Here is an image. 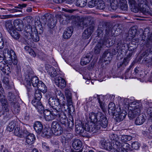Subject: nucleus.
<instances>
[{
  "instance_id": "1",
  "label": "nucleus",
  "mask_w": 152,
  "mask_h": 152,
  "mask_svg": "<svg viewBox=\"0 0 152 152\" xmlns=\"http://www.w3.org/2000/svg\"><path fill=\"white\" fill-rule=\"evenodd\" d=\"M129 3L133 9L134 12H136L140 10L145 15H152V11L147 5V1L139 0L137 3L135 0H128Z\"/></svg>"
},
{
  "instance_id": "2",
  "label": "nucleus",
  "mask_w": 152,
  "mask_h": 152,
  "mask_svg": "<svg viewBox=\"0 0 152 152\" xmlns=\"http://www.w3.org/2000/svg\"><path fill=\"white\" fill-rule=\"evenodd\" d=\"M99 119L96 124H86V130L90 132L96 133L99 130H102L103 128H106L107 125L108 121L107 118L102 113Z\"/></svg>"
},
{
  "instance_id": "3",
  "label": "nucleus",
  "mask_w": 152,
  "mask_h": 152,
  "mask_svg": "<svg viewBox=\"0 0 152 152\" xmlns=\"http://www.w3.org/2000/svg\"><path fill=\"white\" fill-rule=\"evenodd\" d=\"M111 137L112 142L103 140L101 141V145L103 148L106 150L111 151V152H116L118 148L117 144H118L116 142L117 139H118V136L116 134H113Z\"/></svg>"
},
{
  "instance_id": "4",
  "label": "nucleus",
  "mask_w": 152,
  "mask_h": 152,
  "mask_svg": "<svg viewBox=\"0 0 152 152\" xmlns=\"http://www.w3.org/2000/svg\"><path fill=\"white\" fill-rule=\"evenodd\" d=\"M3 55L5 60L9 65H11L12 63L15 65L17 64L16 55L13 50H9L7 48L4 49L3 51Z\"/></svg>"
},
{
  "instance_id": "5",
  "label": "nucleus",
  "mask_w": 152,
  "mask_h": 152,
  "mask_svg": "<svg viewBox=\"0 0 152 152\" xmlns=\"http://www.w3.org/2000/svg\"><path fill=\"white\" fill-rule=\"evenodd\" d=\"M130 105V108L128 113V116L130 119L135 118L137 115H139L142 109L141 105L138 104L135 102H133Z\"/></svg>"
},
{
  "instance_id": "6",
  "label": "nucleus",
  "mask_w": 152,
  "mask_h": 152,
  "mask_svg": "<svg viewBox=\"0 0 152 152\" xmlns=\"http://www.w3.org/2000/svg\"><path fill=\"white\" fill-rule=\"evenodd\" d=\"M104 28L105 29L104 38V40H101L100 41H103V44L104 45L103 47L105 45L107 47L109 48L112 45L114 44L111 41V39H109L108 38L109 36V35L112 31V26L110 25L107 24Z\"/></svg>"
},
{
  "instance_id": "7",
  "label": "nucleus",
  "mask_w": 152,
  "mask_h": 152,
  "mask_svg": "<svg viewBox=\"0 0 152 152\" xmlns=\"http://www.w3.org/2000/svg\"><path fill=\"white\" fill-rule=\"evenodd\" d=\"M67 105L65 103H63L60 105V112H63L65 113L66 114H68L71 112H74L75 110L74 107L72 104V102L70 104L69 101H67Z\"/></svg>"
},
{
  "instance_id": "8",
  "label": "nucleus",
  "mask_w": 152,
  "mask_h": 152,
  "mask_svg": "<svg viewBox=\"0 0 152 152\" xmlns=\"http://www.w3.org/2000/svg\"><path fill=\"white\" fill-rule=\"evenodd\" d=\"M60 98L51 97L48 99V103L50 106L53 108V110H55L58 112L60 111V103L59 99Z\"/></svg>"
},
{
  "instance_id": "9",
  "label": "nucleus",
  "mask_w": 152,
  "mask_h": 152,
  "mask_svg": "<svg viewBox=\"0 0 152 152\" xmlns=\"http://www.w3.org/2000/svg\"><path fill=\"white\" fill-rule=\"evenodd\" d=\"M43 114L45 120L46 121H49L56 118V116L58 115V112L55 110L51 111L49 110L46 109Z\"/></svg>"
},
{
  "instance_id": "10",
  "label": "nucleus",
  "mask_w": 152,
  "mask_h": 152,
  "mask_svg": "<svg viewBox=\"0 0 152 152\" xmlns=\"http://www.w3.org/2000/svg\"><path fill=\"white\" fill-rule=\"evenodd\" d=\"M52 133L56 136L61 135L63 129L61 126L56 121H53L51 125Z\"/></svg>"
},
{
  "instance_id": "11",
  "label": "nucleus",
  "mask_w": 152,
  "mask_h": 152,
  "mask_svg": "<svg viewBox=\"0 0 152 152\" xmlns=\"http://www.w3.org/2000/svg\"><path fill=\"white\" fill-rule=\"evenodd\" d=\"M116 113L113 116H115L116 120L118 121H123L127 115V112L124 109L121 110L120 106H118L116 108Z\"/></svg>"
},
{
  "instance_id": "12",
  "label": "nucleus",
  "mask_w": 152,
  "mask_h": 152,
  "mask_svg": "<svg viewBox=\"0 0 152 152\" xmlns=\"http://www.w3.org/2000/svg\"><path fill=\"white\" fill-rule=\"evenodd\" d=\"M92 21V18L90 16H86L82 17L80 19L79 21L77 23L78 26L82 28L86 27L91 23Z\"/></svg>"
},
{
  "instance_id": "13",
  "label": "nucleus",
  "mask_w": 152,
  "mask_h": 152,
  "mask_svg": "<svg viewBox=\"0 0 152 152\" xmlns=\"http://www.w3.org/2000/svg\"><path fill=\"white\" fill-rule=\"evenodd\" d=\"M102 113L99 112L96 113H89V118L91 122L86 124H90L93 123L95 124V123H97L98 120H99L100 117L101 116Z\"/></svg>"
},
{
  "instance_id": "14",
  "label": "nucleus",
  "mask_w": 152,
  "mask_h": 152,
  "mask_svg": "<svg viewBox=\"0 0 152 152\" xmlns=\"http://www.w3.org/2000/svg\"><path fill=\"white\" fill-rule=\"evenodd\" d=\"M116 142H118L117 149V151L116 152H128L126 151L127 148L129 147V145L127 143L124 142L121 143L119 141V138L118 137V139H117Z\"/></svg>"
},
{
  "instance_id": "15",
  "label": "nucleus",
  "mask_w": 152,
  "mask_h": 152,
  "mask_svg": "<svg viewBox=\"0 0 152 152\" xmlns=\"http://www.w3.org/2000/svg\"><path fill=\"white\" fill-rule=\"evenodd\" d=\"M31 103L36 108L39 113L40 114L44 113L45 111L44 107L39 101L32 100Z\"/></svg>"
},
{
  "instance_id": "16",
  "label": "nucleus",
  "mask_w": 152,
  "mask_h": 152,
  "mask_svg": "<svg viewBox=\"0 0 152 152\" xmlns=\"http://www.w3.org/2000/svg\"><path fill=\"white\" fill-rule=\"evenodd\" d=\"M55 84L61 88H63L66 86V82L61 77H58L55 78L54 80Z\"/></svg>"
},
{
  "instance_id": "17",
  "label": "nucleus",
  "mask_w": 152,
  "mask_h": 152,
  "mask_svg": "<svg viewBox=\"0 0 152 152\" xmlns=\"http://www.w3.org/2000/svg\"><path fill=\"white\" fill-rule=\"evenodd\" d=\"M132 54L129 53L127 55V57H125L123 59L122 61L119 62L117 64L118 67H120L121 66L124 67L128 64L129 61L130 60V57L132 56Z\"/></svg>"
},
{
  "instance_id": "18",
  "label": "nucleus",
  "mask_w": 152,
  "mask_h": 152,
  "mask_svg": "<svg viewBox=\"0 0 152 152\" xmlns=\"http://www.w3.org/2000/svg\"><path fill=\"white\" fill-rule=\"evenodd\" d=\"M92 55L90 53H88L85 57L82 58L81 60L80 64L82 66L87 64L92 59Z\"/></svg>"
},
{
  "instance_id": "19",
  "label": "nucleus",
  "mask_w": 152,
  "mask_h": 152,
  "mask_svg": "<svg viewBox=\"0 0 152 152\" xmlns=\"http://www.w3.org/2000/svg\"><path fill=\"white\" fill-rule=\"evenodd\" d=\"M58 115L56 118H59V121L62 124H65L66 121V114L64 112L58 111Z\"/></svg>"
},
{
  "instance_id": "20",
  "label": "nucleus",
  "mask_w": 152,
  "mask_h": 152,
  "mask_svg": "<svg viewBox=\"0 0 152 152\" xmlns=\"http://www.w3.org/2000/svg\"><path fill=\"white\" fill-rule=\"evenodd\" d=\"M14 26L15 28L19 31H22L24 28V24L21 20H15L14 21Z\"/></svg>"
},
{
  "instance_id": "21",
  "label": "nucleus",
  "mask_w": 152,
  "mask_h": 152,
  "mask_svg": "<svg viewBox=\"0 0 152 152\" xmlns=\"http://www.w3.org/2000/svg\"><path fill=\"white\" fill-rule=\"evenodd\" d=\"M34 128L36 132L38 134L41 133L43 129V126L42 123L39 121H36L33 125Z\"/></svg>"
},
{
  "instance_id": "22",
  "label": "nucleus",
  "mask_w": 152,
  "mask_h": 152,
  "mask_svg": "<svg viewBox=\"0 0 152 152\" xmlns=\"http://www.w3.org/2000/svg\"><path fill=\"white\" fill-rule=\"evenodd\" d=\"M93 32V28L90 27L86 29L83 32L82 37L85 39H88L91 36Z\"/></svg>"
},
{
  "instance_id": "23",
  "label": "nucleus",
  "mask_w": 152,
  "mask_h": 152,
  "mask_svg": "<svg viewBox=\"0 0 152 152\" xmlns=\"http://www.w3.org/2000/svg\"><path fill=\"white\" fill-rule=\"evenodd\" d=\"M82 142L79 139H75L73 141L72 144L73 148L76 150L80 149L82 146Z\"/></svg>"
},
{
  "instance_id": "24",
  "label": "nucleus",
  "mask_w": 152,
  "mask_h": 152,
  "mask_svg": "<svg viewBox=\"0 0 152 152\" xmlns=\"http://www.w3.org/2000/svg\"><path fill=\"white\" fill-rule=\"evenodd\" d=\"M73 32V30L72 27L67 28L64 32L63 37L65 39H67L70 37Z\"/></svg>"
},
{
  "instance_id": "25",
  "label": "nucleus",
  "mask_w": 152,
  "mask_h": 152,
  "mask_svg": "<svg viewBox=\"0 0 152 152\" xmlns=\"http://www.w3.org/2000/svg\"><path fill=\"white\" fill-rule=\"evenodd\" d=\"M35 139L34 135L33 134L29 133L27 136L26 141L28 144H32Z\"/></svg>"
},
{
  "instance_id": "26",
  "label": "nucleus",
  "mask_w": 152,
  "mask_h": 152,
  "mask_svg": "<svg viewBox=\"0 0 152 152\" xmlns=\"http://www.w3.org/2000/svg\"><path fill=\"white\" fill-rule=\"evenodd\" d=\"M52 134V133L51 132L50 130L49 129L45 128L43 129L41 133H39V134L41 135L43 137H50Z\"/></svg>"
},
{
  "instance_id": "27",
  "label": "nucleus",
  "mask_w": 152,
  "mask_h": 152,
  "mask_svg": "<svg viewBox=\"0 0 152 152\" xmlns=\"http://www.w3.org/2000/svg\"><path fill=\"white\" fill-rule=\"evenodd\" d=\"M104 96L102 95H101L97 96V99L101 108L103 112H104V103L103 102L104 101Z\"/></svg>"
},
{
  "instance_id": "28",
  "label": "nucleus",
  "mask_w": 152,
  "mask_h": 152,
  "mask_svg": "<svg viewBox=\"0 0 152 152\" xmlns=\"http://www.w3.org/2000/svg\"><path fill=\"white\" fill-rule=\"evenodd\" d=\"M116 109L115 108V105L113 102H110L108 105V111L109 113L114 115L116 113Z\"/></svg>"
},
{
  "instance_id": "29",
  "label": "nucleus",
  "mask_w": 152,
  "mask_h": 152,
  "mask_svg": "<svg viewBox=\"0 0 152 152\" xmlns=\"http://www.w3.org/2000/svg\"><path fill=\"white\" fill-rule=\"evenodd\" d=\"M103 41H100L96 44L94 48V52L95 54H99L100 53L101 48L103 47V46L104 45V44H103Z\"/></svg>"
},
{
  "instance_id": "30",
  "label": "nucleus",
  "mask_w": 152,
  "mask_h": 152,
  "mask_svg": "<svg viewBox=\"0 0 152 152\" xmlns=\"http://www.w3.org/2000/svg\"><path fill=\"white\" fill-rule=\"evenodd\" d=\"M8 63H6L4 64L3 66H0V69L4 74H6L7 75L10 73V68L9 66L7 64Z\"/></svg>"
},
{
  "instance_id": "31",
  "label": "nucleus",
  "mask_w": 152,
  "mask_h": 152,
  "mask_svg": "<svg viewBox=\"0 0 152 152\" xmlns=\"http://www.w3.org/2000/svg\"><path fill=\"white\" fill-rule=\"evenodd\" d=\"M121 103H120L119 106H121V105H123L125 107H126L129 106V108H130V105H131L130 104H132V102H130V100L128 99H124L122 98L121 99Z\"/></svg>"
},
{
  "instance_id": "32",
  "label": "nucleus",
  "mask_w": 152,
  "mask_h": 152,
  "mask_svg": "<svg viewBox=\"0 0 152 152\" xmlns=\"http://www.w3.org/2000/svg\"><path fill=\"white\" fill-rule=\"evenodd\" d=\"M37 88L38 89V90L41 91L43 93H45L47 91V87L41 81H40V82L39 83V85Z\"/></svg>"
},
{
  "instance_id": "33",
  "label": "nucleus",
  "mask_w": 152,
  "mask_h": 152,
  "mask_svg": "<svg viewBox=\"0 0 152 152\" xmlns=\"http://www.w3.org/2000/svg\"><path fill=\"white\" fill-rule=\"evenodd\" d=\"M48 69V73L51 77H54L57 76V73L54 67L50 66Z\"/></svg>"
},
{
  "instance_id": "34",
  "label": "nucleus",
  "mask_w": 152,
  "mask_h": 152,
  "mask_svg": "<svg viewBox=\"0 0 152 152\" xmlns=\"http://www.w3.org/2000/svg\"><path fill=\"white\" fill-rule=\"evenodd\" d=\"M30 81L31 82V84H32L34 87H37L40 81L39 80V79L37 76H35L32 77L31 79L30 78Z\"/></svg>"
},
{
  "instance_id": "35",
  "label": "nucleus",
  "mask_w": 152,
  "mask_h": 152,
  "mask_svg": "<svg viewBox=\"0 0 152 152\" xmlns=\"http://www.w3.org/2000/svg\"><path fill=\"white\" fill-rule=\"evenodd\" d=\"M139 115L135 121V124L137 125H140L142 124L145 121V119L142 115Z\"/></svg>"
},
{
  "instance_id": "36",
  "label": "nucleus",
  "mask_w": 152,
  "mask_h": 152,
  "mask_svg": "<svg viewBox=\"0 0 152 152\" xmlns=\"http://www.w3.org/2000/svg\"><path fill=\"white\" fill-rule=\"evenodd\" d=\"M2 109L3 111V115L5 117L8 118L9 115V106L8 104L2 106Z\"/></svg>"
},
{
  "instance_id": "37",
  "label": "nucleus",
  "mask_w": 152,
  "mask_h": 152,
  "mask_svg": "<svg viewBox=\"0 0 152 152\" xmlns=\"http://www.w3.org/2000/svg\"><path fill=\"white\" fill-rule=\"evenodd\" d=\"M86 124L85 125V127L83 126L81 124H79V125L76 124L75 125V131L76 132L78 133H82L83 132L84 130L87 131L86 129Z\"/></svg>"
},
{
  "instance_id": "38",
  "label": "nucleus",
  "mask_w": 152,
  "mask_h": 152,
  "mask_svg": "<svg viewBox=\"0 0 152 152\" xmlns=\"http://www.w3.org/2000/svg\"><path fill=\"white\" fill-rule=\"evenodd\" d=\"M26 132H27L26 131L23 132L22 130L20 129V128L18 126L15 127L14 131V134L19 137H21L23 134L26 133Z\"/></svg>"
},
{
  "instance_id": "39",
  "label": "nucleus",
  "mask_w": 152,
  "mask_h": 152,
  "mask_svg": "<svg viewBox=\"0 0 152 152\" xmlns=\"http://www.w3.org/2000/svg\"><path fill=\"white\" fill-rule=\"evenodd\" d=\"M5 27L9 32L14 30V27L10 20H9L6 21Z\"/></svg>"
},
{
  "instance_id": "40",
  "label": "nucleus",
  "mask_w": 152,
  "mask_h": 152,
  "mask_svg": "<svg viewBox=\"0 0 152 152\" xmlns=\"http://www.w3.org/2000/svg\"><path fill=\"white\" fill-rule=\"evenodd\" d=\"M65 94L66 99L67 101H69L70 104L72 102V96L70 91L68 89H66L65 90Z\"/></svg>"
},
{
  "instance_id": "41",
  "label": "nucleus",
  "mask_w": 152,
  "mask_h": 152,
  "mask_svg": "<svg viewBox=\"0 0 152 152\" xmlns=\"http://www.w3.org/2000/svg\"><path fill=\"white\" fill-rule=\"evenodd\" d=\"M10 76H8L7 77L5 76L4 77L2 82L4 86L7 89H9L10 88V85L9 83Z\"/></svg>"
},
{
  "instance_id": "42",
  "label": "nucleus",
  "mask_w": 152,
  "mask_h": 152,
  "mask_svg": "<svg viewBox=\"0 0 152 152\" xmlns=\"http://www.w3.org/2000/svg\"><path fill=\"white\" fill-rule=\"evenodd\" d=\"M120 8L123 11H126L128 9V5L126 1H119Z\"/></svg>"
},
{
  "instance_id": "43",
  "label": "nucleus",
  "mask_w": 152,
  "mask_h": 152,
  "mask_svg": "<svg viewBox=\"0 0 152 152\" xmlns=\"http://www.w3.org/2000/svg\"><path fill=\"white\" fill-rule=\"evenodd\" d=\"M40 91L37 90L35 91L34 95V99L33 100L39 101L42 97V95Z\"/></svg>"
},
{
  "instance_id": "44",
  "label": "nucleus",
  "mask_w": 152,
  "mask_h": 152,
  "mask_svg": "<svg viewBox=\"0 0 152 152\" xmlns=\"http://www.w3.org/2000/svg\"><path fill=\"white\" fill-rule=\"evenodd\" d=\"M87 2V0H77L75 4L77 6L83 7L86 6Z\"/></svg>"
},
{
  "instance_id": "45",
  "label": "nucleus",
  "mask_w": 152,
  "mask_h": 152,
  "mask_svg": "<svg viewBox=\"0 0 152 152\" xmlns=\"http://www.w3.org/2000/svg\"><path fill=\"white\" fill-rule=\"evenodd\" d=\"M25 83L27 88V90L28 92H31L32 89L31 88V82L30 81V78H26L25 79Z\"/></svg>"
},
{
  "instance_id": "46",
  "label": "nucleus",
  "mask_w": 152,
  "mask_h": 152,
  "mask_svg": "<svg viewBox=\"0 0 152 152\" xmlns=\"http://www.w3.org/2000/svg\"><path fill=\"white\" fill-rule=\"evenodd\" d=\"M16 126L15 122L12 121L11 122L7 128V130L10 132H12Z\"/></svg>"
},
{
  "instance_id": "47",
  "label": "nucleus",
  "mask_w": 152,
  "mask_h": 152,
  "mask_svg": "<svg viewBox=\"0 0 152 152\" xmlns=\"http://www.w3.org/2000/svg\"><path fill=\"white\" fill-rule=\"evenodd\" d=\"M9 33L14 39L17 40L19 39L20 35L16 30H13Z\"/></svg>"
},
{
  "instance_id": "48",
  "label": "nucleus",
  "mask_w": 152,
  "mask_h": 152,
  "mask_svg": "<svg viewBox=\"0 0 152 152\" xmlns=\"http://www.w3.org/2000/svg\"><path fill=\"white\" fill-rule=\"evenodd\" d=\"M13 104L12 109L13 112L15 113H19L20 111V106L18 105V103H14L12 102V105Z\"/></svg>"
},
{
  "instance_id": "49",
  "label": "nucleus",
  "mask_w": 152,
  "mask_h": 152,
  "mask_svg": "<svg viewBox=\"0 0 152 152\" xmlns=\"http://www.w3.org/2000/svg\"><path fill=\"white\" fill-rule=\"evenodd\" d=\"M98 3L97 7V9L100 10L104 9L105 7L104 2L102 0H99Z\"/></svg>"
},
{
  "instance_id": "50",
  "label": "nucleus",
  "mask_w": 152,
  "mask_h": 152,
  "mask_svg": "<svg viewBox=\"0 0 152 152\" xmlns=\"http://www.w3.org/2000/svg\"><path fill=\"white\" fill-rule=\"evenodd\" d=\"M31 37L33 40L35 42H38L39 40V37L37 32L35 31L32 32Z\"/></svg>"
},
{
  "instance_id": "51",
  "label": "nucleus",
  "mask_w": 152,
  "mask_h": 152,
  "mask_svg": "<svg viewBox=\"0 0 152 152\" xmlns=\"http://www.w3.org/2000/svg\"><path fill=\"white\" fill-rule=\"evenodd\" d=\"M149 55V53L146 51H145L142 53L141 54V57L145 56L144 58L143 61L146 63H149L150 61V58L148 56Z\"/></svg>"
},
{
  "instance_id": "52",
  "label": "nucleus",
  "mask_w": 152,
  "mask_h": 152,
  "mask_svg": "<svg viewBox=\"0 0 152 152\" xmlns=\"http://www.w3.org/2000/svg\"><path fill=\"white\" fill-rule=\"evenodd\" d=\"M120 138L121 141L124 142L131 140L132 139V137L131 136L126 135L121 136Z\"/></svg>"
},
{
  "instance_id": "53",
  "label": "nucleus",
  "mask_w": 152,
  "mask_h": 152,
  "mask_svg": "<svg viewBox=\"0 0 152 152\" xmlns=\"http://www.w3.org/2000/svg\"><path fill=\"white\" fill-rule=\"evenodd\" d=\"M147 48H149L152 46V34L149 36L146 40L145 44Z\"/></svg>"
},
{
  "instance_id": "54",
  "label": "nucleus",
  "mask_w": 152,
  "mask_h": 152,
  "mask_svg": "<svg viewBox=\"0 0 152 152\" xmlns=\"http://www.w3.org/2000/svg\"><path fill=\"white\" fill-rule=\"evenodd\" d=\"M118 2L117 0H112L110 3V6L111 8L115 10L118 7Z\"/></svg>"
},
{
  "instance_id": "55",
  "label": "nucleus",
  "mask_w": 152,
  "mask_h": 152,
  "mask_svg": "<svg viewBox=\"0 0 152 152\" xmlns=\"http://www.w3.org/2000/svg\"><path fill=\"white\" fill-rule=\"evenodd\" d=\"M111 49H107L103 53V57L105 58H109L110 56H112L110 52Z\"/></svg>"
},
{
  "instance_id": "56",
  "label": "nucleus",
  "mask_w": 152,
  "mask_h": 152,
  "mask_svg": "<svg viewBox=\"0 0 152 152\" xmlns=\"http://www.w3.org/2000/svg\"><path fill=\"white\" fill-rule=\"evenodd\" d=\"M99 0H92L88 3V6L89 7L92 8L96 6L98 3Z\"/></svg>"
},
{
  "instance_id": "57",
  "label": "nucleus",
  "mask_w": 152,
  "mask_h": 152,
  "mask_svg": "<svg viewBox=\"0 0 152 152\" xmlns=\"http://www.w3.org/2000/svg\"><path fill=\"white\" fill-rule=\"evenodd\" d=\"M137 33V30L134 27H132L130 28L129 31V34L131 35V37H134Z\"/></svg>"
},
{
  "instance_id": "58",
  "label": "nucleus",
  "mask_w": 152,
  "mask_h": 152,
  "mask_svg": "<svg viewBox=\"0 0 152 152\" xmlns=\"http://www.w3.org/2000/svg\"><path fill=\"white\" fill-rule=\"evenodd\" d=\"M18 16V15H3L2 16L0 15V18L1 19H7L9 18H15Z\"/></svg>"
},
{
  "instance_id": "59",
  "label": "nucleus",
  "mask_w": 152,
  "mask_h": 152,
  "mask_svg": "<svg viewBox=\"0 0 152 152\" xmlns=\"http://www.w3.org/2000/svg\"><path fill=\"white\" fill-rule=\"evenodd\" d=\"M141 72L140 69L139 68H136L134 69V72L133 74L136 76L139 77L141 76Z\"/></svg>"
},
{
  "instance_id": "60",
  "label": "nucleus",
  "mask_w": 152,
  "mask_h": 152,
  "mask_svg": "<svg viewBox=\"0 0 152 152\" xmlns=\"http://www.w3.org/2000/svg\"><path fill=\"white\" fill-rule=\"evenodd\" d=\"M32 27L30 24H27L26 25L24 31H26L28 32H32Z\"/></svg>"
},
{
  "instance_id": "61",
  "label": "nucleus",
  "mask_w": 152,
  "mask_h": 152,
  "mask_svg": "<svg viewBox=\"0 0 152 152\" xmlns=\"http://www.w3.org/2000/svg\"><path fill=\"white\" fill-rule=\"evenodd\" d=\"M7 98L10 101L14 100L15 96L12 93H9L7 95Z\"/></svg>"
},
{
  "instance_id": "62",
  "label": "nucleus",
  "mask_w": 152,
  "mask_h": 152,
  "mask_svg": "<svg viewBox=\"0 0 152 152\" xmlns=\"http://www.w3.org/2000/svg\"><path fill=\"white\" fill-rule=\"evenodd\" d=\"M132 147L134 149H138L140 147L139 143L137 142H135L132 144Z\"/></svg>"
},
{
  "instance_id": "63",
  "label": "nucleus",
  "mask_w": 152,
  "mask_h": 152,
  "mask_svg": "<svg viewBox=\"0 0 152 152\" xmlns=\"http://www.w3.org/2000/svg\"><path fill=\"white\" fill-rule=\"evenodd\" d=\"M32 33V32L28 33L26 31H24L23 34L25 37V38L29 39L31 38Z\"/></svg>"
},
{
  "instance_id": "64",
  "label": "nucleus",
  "mask_w": 152,
  "mask_h": 152,
  "mask_svg": "<svg viewBox=\"0 0 152 152\" xmlns=\"http://www.w3.org/2000/svg\"><path fill=\"white\" fill-rule=\"evenodd\" d=\"M42 146L43 148L46 151H48L50 150V147L48 144L45 142L42 143Z\"/></svg>"
}]
</instances>
